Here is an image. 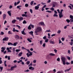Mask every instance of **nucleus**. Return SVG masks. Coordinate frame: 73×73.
<instances>
[{"label":"nucleus","instance_id":"obj_1","mask_svg":"<svg viewBox=\"0 0 73 73\" xmlns=\"http://www.w3.org/2000/svg\"><path fill=\"white\" fill-rule=\"evenodd\" d=\"M40 31L42 32V29L40 27H39L36 28V31H35V33H37Z\"/></svg>","mask_w":73,"mask_h":73},{"label":"nucleus","instance_id":"obj_2","mask_svg":"<svg viewBox=\"0 0 73 73\" xmlns=\"http://www.w3.org/2000/svg\"><path fill=\"white\" fill-rule=\"evenodd\" d=\"M61 59L62 61L63 62V65H65V60L66 59L65 57H62L61 58Z\"/></svg>","mask_w":73,"mask_h":73},{"label":"nucleus","instance_id":"obj_3","mask_svg":"<svg viewBox=\"0 0 73 73\" xmlns=\"http://www.w3.org/2000/svg\"><path fill=\"white\" fill-rule=\"evenodd\" d=\"M5 47H2L1 48V49H2V50H1V52H3V53L4 54H5L7 52L6 51H4V50H5Z\"/></svg>","mask_w":73,"mask_h":73},{"label":"nucleus","instance_id":"obj_4","mask_svg":"<svg viewBox=\"0 0 73 73\" xmlns=\"http://www.w3.org/2000/svg\"><path fill=\"white\" fill-rule=\"evenodd\" d=\"M17 20H19V21H21L22 20H24V18L23 17H17L16 18Z\"/></svg>","mask_w":73,"mask_h":73},{"label":"nucleus","instance_id":"obj_5","mask_svg":"<svg viewBox=\"0 0 73 73\" xmlns=\"http://www.w3.org/2000/svg\"><path fill=\"white\" fill-rule=\"evenodd\" d=\"M29 53H29H27V57H29V56H32V55H33V54H32V53H33V52H31Z\"/></svg>","mask_w":73,"mask_h":73},{"label":"nucleus","instance_id":"obj_6","mask_svg":"<svg viewBox=\"0 0 73 73\" xmlns=\"http://www.w3.org/2000/svg\"><path fill=\"white\" fill-rule=\"evenodd\" d=\"M17 68V66L16 65H15L14 66H11L10 69V70L11 71L13 70H14V68Z\"/></svg>","mask_w":73,"mask_h":73},{"label":"nucleus","instance_id":"obj_7","mask_svg":"<svg viewBox=\"0 0 73 73\" xmlns=\"http://www.w3.org/2000/svg\"><path fill=\"white\" fill-rule=\"evenodd\" d=\"M9 38L8 37H5V38L3 39V41H8Z\"/></svg>","mask_w":73,"mask_h":73},{"label":"nucleus","instance_id":"obj_8","mask_svg":"<svg viewBox=\"0 0 73 73\" xmlns=\"http://www.w3.org/2000/svg\"><path fill=\"white\" fill-rule=\"evenodd\" d=\"M49 42L50 44H55V42H54V41H52L51 40H49Z\"/></svg>","mask_w":73,"mask_h":73},{"label":"nucleus","instance_id":"obj_9","mask_svg":"<svg viewBox=\"0 0 73 73\" xmlns=\"http://www.w3.org/2000/svg\"><path fill=\"white\" fill-rule=\"evenodd\" d=\"M29 69V70H31L33 71L34 70V67H33L32 66L30 67Z\"/></svg>","mask_w":73,"mask_h":73},{"label":"nucleus","instance_id":"obj_10","mask_svg":"<svg viewBox=\"0 0 73 73\" xmlns=\"http://www.w3.org/2000/svg\"><path fill=\"white\" fill-rule=\"evenodd\" d=\"M15 38H16V39H19L20 38V37L19 36L17 35H15Z\"/></svg>","mask_w":73,"mask_h":73},{"label":"nucleus","instance_id":"obj_11","mask_svg":"<svg viewBox=\"0 0 73 73\" xmlns=\"http://www.w3.org/2000/svg\"><path fill=\"white\" fill-rule=\"evenodd\" d=\"M11 10L10 11H9L7 12V13L10 16H11Z\"/></svg>","mask_w":73,"mask_h":73},{"label":"nucleus","instance_id":"obj_12","mask_svg":"<svg viewBox=\"0 0 73 73\" xmlns=\"http://www.w3.org/2000/svg\"><path fill=\"white\" fill-rule=\"evenodd\" d=\"M13 32H19V30H17L15 29V28H13Z\"/></svg>","mask_w":73,"mask_h":73},{"label":"nucleus","instance_id":"obj_13","mask_svg":"<svg viewBox=\"0 0 73 73\" xmlns=\"http://www.w3.org/2000/svg\"><path fill=\"white\" fill-rule=\"evenodd\" d=\"M59 18H61L62 17H63V15L62 14V13H60L59 15Z\"/></svg>","mask_w":73,"mask_h":73},{"label":"nucleus","instance_id":"obj_14","mask_svg":"<svg viewBox=\"0 0 73 73\" xmlns=\"http://www.w3.org/2000/svg\"><path fill=\"white\" fill-rule=\"evenodd\" d=\"M7 50L8 52H9V53H11V50H9V47L7 48Z\"/></svg>","mask_w":73,"mask_h":73},{"label":"nucleus","instance_id":"obj_15","mask_svg":"<svg viewBox=\"0 0 73 73\" xmlns=\"http://www.w3.org/2000/svg\"><path fill=\"white\" fill-rule=\"evenodd\" d=\"M22 17H28V15L27 14H23L22 15Z\"/></svg>","mask_w":73,"mask_h":73},{"label":"nucleus","instance_id":"obj_16","mask_svg":"<svg viewBox=\"0 0 73 73\" xmlns=\"http://www.w3.org/2000/svg\"><path fill=\"white\" fill-rule=\"evenodd\" d=\"M49 55L50 56H54L56 54L52 53H50L49 54Z\"/></svg>","mask_w":73,"mask_h":73},{"label":"nucleus","instance_id":"obj_17","mask_svg":"<svg viewBox=\"0 0 73 73\" xmlns=\"http://www.w3.org/2000/svg\"><path fill=\"white\" fill-rule=\"evenodd\" d=\"M18 44V43L17 42H15L13 44L12 46H16Z\"/></svg>","mask_w":73,"mask_h":73},{"label":"nucleus","instance_id":"obj_18","mask_svg":"<svg viewBox=\"0 0 73 73\" xmlns=\"http://www.w3.org/2000/svg\"><path fill=\"white\" fill-rule=\"evenodd\" d=\"M70 69H71V68H70L68 69L64 70V72H69V71Z\"/></svg>","mask_w":73,"mask_h":73},{"label":"nucleus","instance_id":"obj_19","mask_svg":"<svg viewBox=\"0 0 73 73\" xmlns=\"http://www.w3.org/2000/svg\"><path fill=\"white\" fill-rule=\"evenodd\" d=\"M16 21V19L13 20L12 21V23H13V24H15Z\"/></svg>","mask_w":73,"mask_h":73},{"label":"nucleus","instance_id":"obj_20","mask_svg":"<svg viewBox=\"0 0 73 73\" xmlns=\"http://www.w3.org/2000/svg\"><path fill=\"white\" fill-rule=\"evenodd\" d=\"M21 32L22 35H26V33L24 32V31H22Z\"/></svg>","mask_w":73,"mask_h":73},{"label":"nucleus","instance_id":"obj_21","mask_svg":"<svg viewBox=\"0 0 73 73\" xmlns=\"http://www.w3.org/2000/svg\"><path fill=\"white\" fill-rule=\"evenodd\" d=\"M29 33H30V35H32V36H33V31H31L29 32Z\"/></svg>","mask_w":73,"mask_h":73},{"label":"nucleus","instance_id":"obj_22","mask_svg":"<svg viewBox=\"0 0 73 73\" xmlns=\"http://www.w3.org/2000/svg\"><path fill=\"white\" fill-rule=\"evenodd\" d=\"M8 45H10L12 46V45H13V43L10 42H8Z\"/></svg>","mask_w":73,"mask_h":73},{"label":"nucleus","instance_id":"obj_23","mask_svg":"<svg viewBox=\"0 0 73 73\" xmlns=\"http://www.w3.org/2000/svg\"><path fill=\"white\" fill-rule=\"evenodd\" d=\"M3 20H4V19L6 18V14H4L3 15Z\"/></svg>","mask_w":73,"mask_h":73},{"label":"nucleus","instance_id":"obj_24","mask_svg":"<svg viewBox=\"0 0 73 73\" xmlns=\"http://www.w3.org/2000/svg\"><path fill=\"white\" fill-rule=\"evenodd\" d=\"M39 8V7L38 6H36L35 7V9H36V10H38V9Z\"/></svg>","mask_w":73,"mask_h":73},{"label":"nucleus","instance_id":"obj_25","mask_svg":"<svg viewBox=\"0 0 73 73\" xmlns=\"http://www.w3.org/2000/svg\"><path fill=\"white\" fill-rule=\"evenodd\" d=\"M42 44H43V40H40V45H42Z\"/></svg>","mask_w":73,"mask_h":73},{"label":"nucleus","instance_id":"obj_26","mask_svg":"<svg viewBox=\"0 0 73 73\" xmlns=\"http://www.w3.org/2000/svg\"><path fill=\"white\" fill-rule=\"evenodd\" d=\"M22 54L23 52H20L18 54V56L19 57H21V55H22Z\"/></svg>","mask_w":73,"mask_h":73},{"label":"nucleus","instance_id":"obj_27","mask_svg":"<svg viewBox=\"0 0 73 73\" xmlns=\"http://www.w3.org/2000/svg\"><path fill=\"white\" fill-rule=\"evenodd\" d=\"M22 6L21 5L17 6V8L19 9H20V10H21V8H20Z\"/></svg>","mask_w":73,"mask_h":73},{"label":"nucleus","instance_id":"obj_28","mask_svg":"<svg viewBox=\"0 0 73 73\" xmlns=\"http://www.w3.org/2000/svg\"><path fill=\"white\" fill-rule=\"evenodd\" d=\"M40 24L41 25H44V22H40Z\"/></svg>","mask_w":73,"mask_h":73},{"label":"nucleus","instance_id":"obj_29","mask_svg":"<svg viewBox=\"0 0 73 73\" xmlns=\"http://www.w3.org/2000/svg\"><path fill=\"white\" fill-rule=\"evenodd\" d=\"M31 26H30V25L28 26V29H29V30H30V29H32V28H31Z\"/></svg>","mask_w":73,"mask_h":73},{"label":"nucleus","instance_id":"obj_30","mask_svg":"<svg viewBox=\"0 0 73 73\" xmlns=\"http://www.w3.org/2000/svg\"><path fill=\"white\" fill-rule=\"evenodd\" d=\"M61 32V31L60 30H58L57 32V33L58 34H60V33Z\"/></svg>","mask_w":73,"mask_h":73},{"label":"nucleus","instance_id":"obj_31","mask_svg":"<svg viewBox=\"0 0 73 73\" xmlns=\"http://www.w3.org/2000/svg\"><path fill=\"white\" fill-rule=\"evenodd\" d=\"M53 16L54 17H58V15H57V14L54 13Z\"/></svg>","mask_w":73,"mask_h":73},{"label":"nucleus","instance_id":"obj_32","mask_svg":"<svg viewBox=\"0 0 73 73\" xmlns=\"http://www.w3.org/2000/svg\"><path fill=\"white\" fill-rule=\"evenodd\" d=\"M8 33L9 35H12V32L10 31H9L8 32Z\"/></svg>","mask_w":73,"mask_h":73},{"label":"nucleus","instance_id":"obj_33","mask_svg":"<svg viewBox=\"0 0 73 73\" xmlns=\"http://www.w3.org/2000/svg\"><path fill=\"white\" fill-rule=\"evenodd\" d=\"M46 44V43H43L42 45V46L43 47H44V48H45V47Z\"/></svg>","mask_w":73,"mask_h":73},{"label":"nucleus","instance_id":"obj_34","mask_svg":"<svg viewBox=\"0 0 73 73\" xmlns=\"http://www.w3.org/2000/svg\"><path fill=\"white\" fill-rule=\"evenodd\" d=\"M46 32H51V31H50V30L49 29V30H47L46 31H45V33Z\"/></svg>","mask_w":73,"mask_h":73},{"label":"nucleus","instance_id":"obj_35","mask_svg":"<svg viewBox=\"0 0 73 73\" xmlns=\"http://www.w3.org/2000/svg\"><path fill=\"white\" fill-rule=\"evenodd\" d=\"M27 40L28 41H29L30 42H32V41L31 40V39H29V38H27Z\"/></svg>","mask_w":73,"mask_h":73},{"label":"nucleus","instance_id":"obj_36","mask_svg":"<svg viewBox=\"0 0 73 73\" xmlns=\"http://www.w3.org/2000/svg\"><path fill=\"white\" fill-rule=\"evenodd\" d=\"M36 61L37 60L36 59H34L33 60V63H34V64H35V63H36Z\"/></svg>","mask_w":73,"mask_h":73},{"label":"nucleus","instance_id":"obj_37","mask_svg":"<svg viewBox=\"0 0 73 73\" xmlns=\"http://www.w3.org/2000/svg\"><path fill=\"white\" fill-rule=\"evenodd\" d=\"M29 64H30V61H27L26 62V64L27 65H29Z\"/></svg>","mask_w":73,"mask_h":73},{"label":"nucleus","instance_id":"obj_38","mask_svg":"<svg viewBox=\"0 0 73 73\" xmlns=\"http://www.w3.org/2000/svg\"><path fill=\"white\" fill-rule=\"evenodd\" d=\"M0 69H1V72L3 69V67L0 66Z\"/></svg>","mask_w":73,"mask_h":73},{"label":"nucleus","instance_id":"obj_39","mask_svg":"<svg viewBox=\"0 0 73 73\" xmlns=\"http://www.w3.org/2000/svg\"><path fill=\"white\" fill-rule=\"evenodd\" d=\"M70 18L71 19H73V16L72 15H70Z\"/></svg>","mask_w":73,"mask_h":73},{"label":"nucleus","instance_id":"obj_40","mask_svg":"<svg viewBox=\"0 0 73 73\" xmlns=\"http://www.w3.org/2000/svg\"><path fill=\"white\" fill-rule=\"evenodd\" d=\"M34 3V1H31L30 3V4H31V5H33V4Z\"/></svg>","mask_w":73,"mask_h":73},{"label":"nucleus","instance_id":"obj_41","mask_svg":"<svg viewBox=\"0 0 73 73\" xmlns=\"http://www.w3.org/2000/svg\"><path fill=\"white\" fill-rule=\"evenodd\" d=\"M48 38H50V34L48 33Z\"/></svg>","mask_w":73,"mask_h":73},{"label":"nucleus","instance_id":"obj_42","mask_svg":"<svg viewBox=\"0 0 73 73\" xmlns=\"http://www.w3.org/2000/svg\"><path fill=\"white\" fill-rule=\"evenodd\" d=\"M50 10H51V11H54V8H53V7H51L50 9Z\"/></svg>","mask_w":73,"mask_h":73},{"label":"nucleus","instance_id":"obj_43","mask_svg":"<svg viewBox=\"0 0 73 73\" xmlns=\"http://www.w3.org/2000/svg\"><path fill=\"white\" fill-rule=\"evenodd\" d=\"M30 72V70L28 69L24 71L25 72Z\"/></svg>","mask_w":73,"mask_h":73},{"label":"nucleus","instance_id":"obj_44","mask_svg":"<svg viewBox=\"0 0 73 73\" xmlns=\"http://www.w3.org/2000/svg\"><path fill=\"white\" fill-rule=\"evenodd\" d=\"M16 27H18L19 29H21V27H20V26L19 25H16Z\"/></svg>","mask_w":73,"mask_h":73},{"label":"nucleus","instance_id":"obj_45","mask_svg":"<svg viewBox=\"0 0 73 73\" xmlns=\"http://www.w3.org/2000/svg\"><path fill=\"white\" fill-rule=\"evenodd\" d=\"M48 41H49V39H46L45 41V42H46V43L48 42Z\"/></svg>","mask_w":73,"mask_h":73},{"label":"nucleus","instance_id":"obj_46","mask_svg":"<svg viewBox=\"0 0 73 73\" xmlns=\"http://www.w3.org/2000/svg\"><path fill=\"white\" fill-rule=\"evenodd\" d=\"M66 21H67L68 23H70V20L68 19H67L66 20Z\"/></svg>","mask_w":73,"mask_h":73},{"label":"nucleus","instance_id":"obj_47","mask_svg":"<svg viewBox=\"0 0 73 73\" xmlns=\"http://www.w3.org/2000/svg\"><path fill=\"white\" fill-rule=\"evenodd\" d=\"M23 24H27V22L25 20H24L23 22Z\"/></svg>","mask_w":73,"mask_h":73},{"label":"nucleus","instance_id":"obj_48","mask_svg":"<svg viewBox=\"0 0 73 73\" xmlns=\"http://www.w3.org/2000/svg\"><path fill=\"white\" fill-rule=\"evenodd\" d=\"M25 7H28L29 6V5L28 4H26L25 5Z\"/></svg>","mask_w":73,"mask_h":73},{"label":"nucleus","instance_id":"obj_49","mask_svg":"<svg viewBox=\"0 0 73 73\" xmlns=\"http://www.w3.org/2000/svg\"><path fill=\"white\" fill-rule=\"evenodd\" d=\"M15 51L16 52H18L20 51V49H16Z\"/></svg>","mask_w":73,"mask_h":73},{"label":"nucleus","instance_id":"obj_50","mask_svg":"<svg viewBox=\"0 0 73 73\" xmlns=\"http://www.w3.org/2000/svg\"><path fill=\"white\" fill-rule=\"evenodd\" d=\"M56 60L57 61H60V58H58Z\"/></svg>","mask_w":73,"mask_h":73},{"label":"nucleus","instance_id":"obj_51","mask_svg":"<svg viewBox=\"0 0 73 73\" xmlns=\"http://www.w3.org/2000/svg\"><path fill=\"white\" fill-rule=\"evenodd\" d=\"M46 12H48V13H52V11L47 10L46 11Z\"/></svg>","mask_w":73,"mask_h":73},{"label":"nucleus","instance_id":"obj_52","mask_svg":"<svg viewBox=\"0 0 73 73\" xmlns=\"http://www.w3.org/2000/svg\"><path fill=\"white\" fill-rule=\"evenodd\" d=\"M13 8V6L11 5L9 6V9H12Z\"/></svg>","mask_w":73,"mask_h":73},{"label":"nucleus","instance_id":"obj_53","mask_svg":"<svg viewBox=\"0 0 73 73\" xmlns=\"http://www.w3.org/2000/svg\"><path fill=\"white\" fill-rule=\"evenodd\" d=\"M54 52H55V53H56L57 52V50L55 49L54 50Z\"/></svg>","mask_w":73,"mask_h":73},{"label":"nucleus","instance_id":"obj_54","mask_svg":"<svg viewBox=\"0 0 73 73\" xmlns=\"http://www.w3.org/2000/svg\"><path fill=\"white\" fill-rule=\"evenodd\" d=\"M30 25L31 26V27L32 28H34V25H32L31 24Z\"/></svg>","mask_w":73,"mask_h":73},{"label":"nucleus","instance_id":"obj_55","mask_svg":"<svg viewBox=\"0 0 73 73\" xmlns=\"http://www.w3.org/2000/svg\"><path fill=\"white\" fill-rule=\"evenodd\" d=\"M70 22H73V19H70Z\"/></svg>","mask_w":73,"mask_h":73},{"label":"nucleus","instance_id":"obj_56","mask_svg":"<svg viewBox=\"0 0 73 73\" xmlns=\"http://www.w3.org/2000/svg\"><path fill=\"white\" fill-rule=\"evenodd\" d=\"M61 43H62V41H61V40L59 39V44H61Z\"/></svg>","mask_w":73,"mask_h":73},{"label":"nucleus","instance_id":"obj_57","mask_svg":"<svg viewBox=\"0 0 73 73\" xmlns=\"http://www.w3.org/2000/svg\"><path fill=\"white\" fill-rule=\"evenodd\" d=\"M22 49H25V50H26L27 49H26V48H24V47L22 46Z\"/></svg>","mask_w":73,"mask_h":73},{"label":"nucleus","instance_id":"obj_58","mask_svg":"<svg viewBox=\"0 0 73 73\" xmlns=\"http://www.w3.org/2000/svg\"><path fill=\"white\" fill-rule=\"evenodd\" d=\"M61 40H62V41H64L65 40V38H61Z\"/></svg>","mask_w":73,"mask_h":73},{"label":"nucleus","instance_id":"obj_59","mask_svg":"<svg viewBox=\"0 0 73 73\" xmlns=\"http://www.w3.org/2000/svg\"><path fill=\"white\" fill-rule=\"evenodd\" d=\"M46 38V36H45L43 37V39H44V40H45Z\"/></svg>","mask_w":73,"mask_h":73},{"label":"nucleus","instance_id":"obj_60","mask_svg":"<svg viewBox=\"0 0 73 73\" xmlns=\"http://www.w3.org/2000/svg\"><path fill=\"white\" fill-rule=\"evenodd\" d=\"M30 11L31 13H33V11H32V9H30Z\"/></svg>","mask_w":73,"mask_h":73},{"label":"nucleus","instance_id":"obj_61","mask_svg":"<svg viewBox=\"0 0 73 73\" xmlns=\"http://www.w3.org/2000/svg\"><path fill=\"white\" fill-rule=\"evenodd\" d=\"M32 66V63H31L28 66Z\"/></svg>","mask_w":73,"mask_h":73},{"label":"nucleus","instance_id":"obj_62","mask_svg":"<svg viewBox=\"0 0 73 73\" xmlns=\"http://www.w3.org/2000/svg\"><path fill=\"white\" fill-rule=\"evenodd\" d=\"M68 53L69 54H70V50H68Z\"/></svg>","mask_w":73,"mask_h":73},{"label":"nucleus","instance_id":"obj_63","mask_svg":"<svg viewBox=\"0 0 73 73\" xmlns=\"http://www.w3.org/2000/svg\"><path fill=\"white\" fill-rule=\"evenodd\" d=\"M68 59V60H70V57H69V56H68L67 57Z\"/></svg>","mask_w":73,"mask_h":73},{"label":"nucleus","instance_id":"obj_64","mask_svg":"<svg viewBox=\"0 0 73 73\" xmlns=\"http://www.w3.org/2000/svg\"><path fill=\"white\" fill-rule=\"evenodd\" d=\"M70 45H73V42H70Z\"/></svg>","mask_w":73,"mask_h":73}]
</instances>
